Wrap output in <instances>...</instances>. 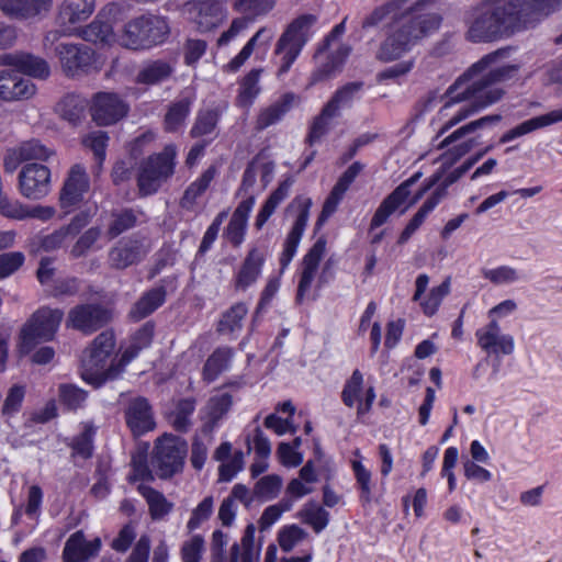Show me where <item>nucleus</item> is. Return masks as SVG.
<instances>
[{
	"instance_id": "nucleus-56",
	"label": "nucleus",
	"mask_w": 562,
	"mask_h": 562,
	"mask_svg": "<svg viewBox=\"0 0 562 562\" xmlns=\"http://www.w3.org/2000/svg\"><path fill=\"white\" fill-rule=\"evenodd\" d=\"M58 394L60 403L70 411L81 408L88 397V393L85 390L74 384H60Z\"/></svg>"
},
{
	"instance_id": "nucleus-1",
	"label": "nucleus",
	"mask_w": 562,
	"mask_h": 562,
	"mask_svg": "<svg viewBox=\"0 0 562 562\" xmlns=\"http://www.w3.org/2000/svg\"><path fill=\"white\" fill-rule=\"evenodd\" d=\"M507 54V48H501L484 55L447 89L448 100L438 111V117L442 121L438 136L504 97L505 90L499 83L518 71L517 65H498Z\"/></svg>"
},
{
	"instance_id": "nucleus-64",
	"label": "nucleus",
	"mask_w": 562,
	"mask_h": 562,
	"mask_svg": "<svg viewBox=\"0 0 562 562\" xmlns=\"http://www.w3.org/2000/svg\"><path fill=\"white\" fill-rule=\"evenodd\" d=\"M450 291V278H447L440 285L435 286L430 290L427 299L422 302V307L424 310V313L427 315H434L439 305L441 304V301L446 295H448Z\"/></svg>"
},
{
	"instance_id": "nucleus-55",
	"label": "nucleus",
	"mask_w": 562,
	"mask_h": 562,
	"mask_svg": "<svg viewBox=\"0 0 562 562\" xmlns=\"http://www.w3.org/2000/svg\"><path fill=\"white\" fill-rule=\"evenodd\" d=\"M282 487V477L278 474H269L258 480L254 486V495L263 501L276 498Z\"/></svg>"
},
{
	"instance_id": "nucleus-11",
	"label": "nucleus",
	"mask_w": 562,
	"mask_h": 562,
	"mask_svg": "<svg viewBox=\"0 0 562 562\" xmlns=\"http://www.w3.org/2000/svg\"><path fill=\"white\" fill-rule=\"evenodd\" d=\"M188 452V443L183 438L165 434L157 439L153 456V465L161 479H168L182 470Z\"/></svg>"
},
{
	"instance_id": "nucleus-31",
	"label": "nucleus",
	"mask_w": 562,
	"mask_h": 562,
	"mask_svg": "<svg viewBox=\"0 0 562 562\" xmlns=\"http://www.w3.org/2000/svg\"><path fill=\"white\" fill-rule=\"evenodd\" d=\"M53 0H0L1 11L12 18L30 19L50 10Z\"/></svg>"
},
{
	"instance_id": "nucleus-51",
	"label": "nucleus",
	"mask_w": 562,
	"mask_h": 562,
	"mask_svg": "<svg viewBox=\"0 0 562 562\" xmlns=\"http://www.w3.org/2000/svg\"><path fill=\"white\" fill-rule=\"evenodd\" d=\"M501 115L493 114V115H486L483 117H480L479 120L469 122L460 127H458L456 131H453L451 134H449L447 137H445L441 143L439 144V148H445L450 146L451 144L456 143L460 138L464 137L468 134L474 133L475 131L483 128L488 123H496L501 121Z\"/></svg>"
},
{
	"instance_id": "nucleus-3",
	"label": "nucleus",
	"mask_w": 562,
	"mask_h": 562,
	"mask_svg": "<svg viewBox=\"0 0 562 562\" xmlns=\"http://www.w3.org/2000/svg\"><path fill=\"white\" fill-rule=\"evenodd\" d=\"M517 31L510 0H485L472 11L465 37L472 43H488Z\"/></svg>"
},
{
	"instance_id": "nucleus-58",
	"label": "nucleus",
	"mask_w": 562,
	"mask_h": 562,
	"mask_svg": "<svg viewBox=\"0 0 562 562\" xmlns=\"http://www.w3.org/2000/svg\"><path fill=\"white\" fill-rule=\"evenodd\" d=\"M276 2V0H234V9L239 13L257 18L269 13Z\"/></svg>"
},
{
	"instance_id": "nucleus-60",
	"label": "nucleus",
	"mask_w": 562,
	"mask_h": 562,
	"mask_svg": "<svg viewBox=\"0 0 562 562\" xmlns=\"http://www.w3.org/2000/svg\"><path fill=\"white\" fill-rule=\"evenodd\" d=\"M97 428L91 422L83 424L82 432L77 436L71 445L74 453L82 457L83 459L90 458L92 454V442Z\"/></svg>"
},
{
	"instance_id": "nucleus-46",
	"label": "nucleus",
	"mask_w": 562,
	"mask_h": 562,
	"mask_svg": "<svg viewBox=\"0 0 562 562\" xmlns=\"http://www.w3.org/2000/svg\"><path fill=\"white\" fill-rule=\"evenodd\" d=\"M87 102L77 94H67L57 104V112L60 117L71 125L79 124L85 117Z\"/></svg>"
},
{
	"instance_id": "nucleus-20",
	"label": "nucleus",
	"mask_w": 562,
	"mask_h": 562,
	"mask_svg": "<svg viewBox=\"0 0 562 562\" xmlns=\"http://www.w3.org/2000/svg\"><path fill=\"white\" fill-rule=\"evenodd\" d=\"M109 313L98 304H81L71 308L68 313L67 326L91 334L109 322Z\"/></svg>"
},
{
	"instance_id": "nucleus-2",
	"label": "nucleus",
	"mask_w": 562,
	"mask_h": 562,
	"mask_svg": "<svg viewBox=\"0 0 562 562\" xmlns=\"http://www.w3.org/2000/svg\"><path fill=\"white\" fill-rule=\"evenodd\" d=\"M427 1L420 0L414 5L405 7V0H394L375 8L363 20V29L386 23V37L376 52L379 60L387 63L401 58L439 29L441 16L425 11Z\"/></svg>"
},
{
	"instance_id": "nucleus-42",
	"label": "nucleus",
	"mask_w": 562,
	"mask_h": 562,
	"mask_svg": "<svg viewBox=\"0 0 562 562\" xmlns=\"http://www.w3.org/2000/svg\"><path fill=\"white\" fill-rule=\"evenodd\" d=\"M173 66L165 60L157 59L145 64L136 76V82L146 86L159 85L168 80L173 74Z\"/></svg>"
},
{
	"instance_id": "nucleus-24",
	"label": "nucleus",
	"mask_w": 562,
	"mask_h": 562,
	"mask_svg": "<svg viewBox=\"0 0 562 562\" xmlns=\"http://www.w3.org/2000/svg\"><path fill=\"white\" fill-rule=\"evenodd\" d=\"M148 254L144 243L137 238L120 240L109 251V265L113 269L124 270L139 263Z\"/></svg>"
},
{
	"instance_id": "nucleus-21",
	"label": "nucleus",
	"mask_w": 562,
	"mask_h": 562,
	"mask_svg": "<svg viewBox=\"0 0 562 562\" xmlns=\"http://www.w3.org/2000/svg\"><path fill=\"white\" fill-rule=\"evenodd\" d=\"M422 172H416L397 186L379 205L372 216L371 229L382 226L387 218L408 199L411 188L420 179Z\"/></svg>"
},
{
	"instance_id": "nucleus-53",
	"label": "nucleus",
	"mask_w": 562,
	"mask_h": 562,
	"mask_svg": "<svg viewBox=\"0 0 562 562\" xmlns=\"http://www.w3.org/2000/svg\"><path fill=\"white\" fill-rule=\"evenodd\" d=\"M103 231L101 226H92L86 229L76 240L70 249V255L74 258H80L88 254L92 249H99L95 247L97 243L101 239Z\"/></svg>"
},
{
	"instance_id": "nucleus-8",
	"label": "nucleus",
	"mask_w": 562,
	"mask_h": 562,
	"mask_svg": "<svg viewBox=\"0 0 562 562\" xmlns=\"http://www.w3.org/2000/svg\"><path fill=\"white\" fill-rule=\"evenodd\" d=\"M316 19L312 14L301 15L293 20L279 38L276 54L281 55L278 75L286 74L301 54L304 45L312 37V27Z\"/></svg>"
},
{
	"instance_id": "nucleus-52",
	"label": "nucleus",
	"mask_w": 562,
	"mask_h": 562,
	"mask_svg": "<svg viewBox=\"0 0 562 562\" xmlns=\"http://www.w3.org/2000/svg\"><path fill=\"white\" fill-rule=\"evenodd\" d=\"M137 223V214L132 209H125L120 212L112 213V221L109 224L105 235L109 239H113L124 232L133 228Z\"/></svg>"
},
{
	"instance_id": "nucleus-23",
	"label": "nucleus",
	"mask_w": 562,
	"mask_h": 562,
	"mask_svg": "<svg viewBox=\"0 0 562 562\" xmlns=\"http://www.w3.org/2000/svg\"><path fill=\"white\" fill-rule=\"evenodd\" d=\"M327 44H323L314 55L317 67L311 75L312 85L326 80L339 71L351 52L348 45H340L334 53L327 54Z\"/></svg>"
},
{
	"instance_id": "nucleus-50",
	"label": "nucleus",
	"mask_w": 562,
	"mask_h": 562,
	"mask_svg": "<svg viewBox=\"0 0 562 562\" xmlns=\"http://www.w3.org/2000/svg\"><path fill=\"white\" fill-rule=\"evenodd\" d=\"M300 517L316 533L323 531L329 522V513L315 502L306 503L300 512Z\"/></svg>"
},
{
	"instance_id": "nucleus-22",
	"label": "nucleus",
	"mask_w": 562,
	"mask_h": 562,
	"mask_svg": "<svg viewBox=\"0 0 562 562\" xmlns=\"http://www.w3.org/2000/svg\"><path fill=\"white\" fill-rule=\"evenodd\" d=\"M0 64L13 67L18 72L29 77L45 80L50 76L49 64L40 56L25 52L4 54L0 57Z\"/></svg>"
},
{
	"instance_id": "nucleus-4",
	"label": "nucleus",
	"mask_w": 562,
	"mask_h": 562,
	"mask_svg": "<svg viewBox=\"0 0 562 562\" xmlns=\"http://www.w3.org/2000/svg\"><path fill=\"white\" fill-rule=\"evenodd\" d=\"M72 34L68 29L48 31L44 35L43 46L46 50H52L55 54L67 77H77L98 69V58L91 47L81 43L59 42L63 35Z\"/></svg>"
},
{
	"instance_id": "nucleus-33",
	"label": "nucleus",
	"mask_w": 562,
	"mask_h": 562,
	"mask_svg": "<svg viewBox=\"0 0 562 562\" xmlns=\"http://www.w3.org/2000/svg\"><path fill=\"white\" fill-rule=\"evenodd\" d=\"M94 8V0H64L59 7L57 22L60 26H68L86 21Z\"/></svg>"
},
{
	"instance_id": "nucleus-18",
	"label": "nucleus",
	"mask_w": 562,
	"mask_h": 562,
	"mask_svg": "<svg viewBox=\"0 0 562 562\" xmlns=\"http://www.w3.org/2000/svg\"><path fill=\"white\" fill-rule=\"evenodd\" d=\"M477 346L487 355L494 356H508L514 352L515 342L514 337L508 334H503L501 326L496 319L479 328L475 331Z\"/></svg>"
},
{
	"instance_id": "nucleus-28",
	"label": "nucleus",
	"mask_w": 562,
	"mask_h": 562,
	"mask_svg": "<svg viewBox=\"0 0 562 562\" xmlns=\"http://www.w3.org/2000/svg\"><path fill=\"white\" fill-rule=\"evenodd\" d=\"M195 99L194 90L192 88H186L178 98L168 105L164 117V128L166 132L175 133L184 125Z\"/></svg>"
},
{
	"instance_id": "nucleus-45",
	"label": "nucleus",
	"mask_w": 562,
	"mask_h": 562,
	"mask_svg": "<svg viewBox=\"0 0 562 562\" xmlns=\"http://www.w3.org/2000/svg\"><path fill=\"white\" fill-rule=\"evenodd\" d=\"M77 35L83 41L101 45H110L115 41L112 25L99 19H95L86 27L78 30Z\"/></svg>"
},
{
	"instance_id": "nucleus-37",
	"label": "nucleus",
	"mask_w": 562,
	"mask_h": 562,
	"mask_svg": "<svg viewBox=\"0 0 562 562\" xmlns=\"http://www.w3.org/2000/svg\"><path fill=\"white\" fill-rule=\"evenodd\" d=\"M273 36L274 31L271 27H260L241 50L225 66V69L231 72H236L251 56L256 46H269Z\"/></svg>"
},
{
	"instance_id": "nucleus-9",
	"label": "nucleus",
	"mask_w": 562,
	"mask_h": 562,
	"mask_svg": "<svg viewBox=\"0 0 562 562\" xmlns=\"http://www.w3.org/2000/svg\"><path fill=\"white\" fill-rule=\"evenodd\" d=\"M63 318L64 312L60 308L43 306L35 311L20 333V347L22 351L29 352L38 342L52 340Z\"/></svg>"
},
{
	"instance_id": "nucleus-13",
	"label": "nucleus",
	"mask_w": 562,
	"mask_h": 562,
	"mask_svg": "<svg viewBox=\"0 0 562 562\" xmlns=\"http://www.w3.org/2000/svg\"><path fill=\"white\" fill-rule=\"evenodd\" d=\"M311 206L312 200L307 196H296L289 205V209H296L299 214L283 244V250L279 259L281 271L288 268L296 254L308 222Z\"/></svg>"
},
{
	"instance_id": "nucleus-14",
	"label": "nucleus",
	"mask_w": 562,
	"mask_h": 562,
	"mask_svg": "<svg viewBox=\"0 0 562 562\" xmlns=\"http://www.w3.org/2000/svg\"><path fill=\"white\" fill-rule=\"evenodd\" d=\"M188 19L200 32L217 27L226 18V8L218 0H192L184 4Z\"/></svg>"
},
{
	"instance_id": "nucleus-36",
	"label": "nucleus",
	"mask_w": 562,
	"mask_h": 562,
	"mask_svg": "<svg viewBox=\"0 0 562 562\" xmlns=\"http://www.w3.org/2000/svg\"><path fill=\"white\" fill-rule=\"evenodd\" d=\"M195 404L193 397L180 398L173 403L172 408L167 413V420L176 431L188 432L190 430Z\"/></svg>"
},
{
	"instance_id": "nucleus-54",
	"label": "nucleus",
	"mask_w": 562,
	"mask_h": 562,
	"mask_svg": "<svg viewBox=\"0 0 562 562\" xmlns=\"http://www.w3.org/2000/svg\"><path fill=\"white\" fill-rule=\"evenodd\" d=\"M351 468L360 491L359 498L362 504H369L372 501V491L374 486L372 482V473L360 460H352Z\"/></svg>"
},
{
	"instance_id": "nucleus-32",
	"label": "nucleus",
	"mask_w": 562,
	"mask_h": 562,
	"mask_svg": "<svg viewBox=\"0 0 562 562\" xmlns=\"http://www.w3.org/2000/svg\"><path fill=\"white\" fill-rule=\"evenodd\" d=\"M562 122V108L554 109L546 114L529 119L514 128L507 131L499 138V143H509L513 139L529 134L536 130L543 128Z\"/></svg>"
},
{
	"instance_id": "nucleus-39",
	"label": "nucleus",
	"mask_w": 562,
	"mask_h": 562,
	"mask_svg": "<svg viewBox=\"0 0 562 562\" xmlns=\"http://www.w3.org/2000/svg\"><path fill=\"white\" fill-rule=\"evenodd\" d=\"M262 69H251L239 81L238 93L235 99V104L238 108L249 110L255 100L261 92L259 85Z\"/></svg>"
},
{
	"instance_id": "nucleus-5",
	"label": "nucleus",
	"mask_w": 562,
	"mask_h": 562,
	"mask_svg": "<svg viewBox=\"0 0 562 562\" xmlns=\"http://www.w3.org/2000/svg\"><path fill=\"white\" fill-rule=\"evenodd\" d=\"M115 347V338L112 331H103L92 341L82 357L81 378L95 387L101 386L106 380L115 379L120 375L114 364L105 368L106 361Z\"/></svg>"
},
{
	"instance_id": "nucleus-16",
	"label": "nucleus",
	"mask_w": 562,
	"mask_h": 562,
	"mask_svg": "<svg viewBox=\"0 0 562 562\" xmlns=\"http://www.w3.org/2000/svg\"><path fill=\"white\" fill-rule=\"evenodd\" d=\"M90 112L98 125H111L127 114L128 104L114 92H98L92 98Z\"/></svg>"
},
{
	"instance_id": "nucleus-49",
	"label": "nucleus",
	"mask_w": 562,
	"mask_h": 562,
	"mask_svg": "<svg viewBox=\"0 0 562 562\" xmlns=\"http://www.w3.org/2000/svg\"><path fill=\"white\" fill-rule=\"evenodd\" d=\"M220 117L221 111L218 109L200 110L190 130V136L196 138L210 135L215 131Z\"/></svg>"
},
{
	"instance_id": "nucleus-29",
	"label": "nucleus",
	"mask_w": 562,
	"mask_h": 562,
	"mask_svg": "<svg viewBox=\"0 0 562 562\" xmlns=\"http://www.w3.org/2000/svg\"><path fill=\"white\" fill-rule=\"evenodd\" d=\"M35 93V86L30 79L22 78L18 71H0V99L13 101L29 99Z\"/></svg>"
},
{
	"instance_id": "nucleus-61",
	"label": "nucleus",
	"mask_w": 562,
	"mask_h": 562,
	"mask_svg": "<svg viewBox=\"0 0 562 562\" xmlns=\"http://www.w3.org/2000/svg\"><path fill=\"white\" fill-rule=\"evenodd\" d=\"M214 510L213 496L204 497L192 510L191 517L187 522L189 531L198 529L204 521L209 520Z\"/></svg>"
},
{
	"instance_id": "nucleus-48",
	"label": "nucleus",
	"mask_w": 562,
	"mask_h": 562,
	"mask_svg": "<svg viewBox=\"0 0 562 562\" xmlns=\"http://www.w3.org/2000/svg\"><path fill=\"white\" fill-rule=\"evenodd\" d=\"M248 313L245 303H236L227 310L218 322L217 331L224 335L238 333L243 328V321Z\"/></svg>"
},
{
	"instance_id": "nucleus-40",
	"label": "nucleus",
	"mask_w": 562,
	"mask_h": 562,
	"mask_svg": "<svg viewBox=\"0 0 562 562\" xmlns=\"http://www.w3.org/2000/svg\"><path fill=\"white\" fill-rule=\"evenodd\" d=\"M362 89V81H352L344 85L327 101L325 104L326 111H331L336 116H339L341 109L350 108L360 98Z\"/></svg>"
},
{
	"instance_id": "nucleus-59",
	"label": "nucleus",
	"mask_w": 562,
	"mask_h": 562,
	"mask_svg": "<svg viewBox=\"0 0 562 562\" xmlns=\"http://www.w3.org/2000/svg\"><path fill=\"white\" fill-rule=\"evenodd\" d=\"M233 398L228 393L212 396L206 404V414L210 423L216 424L232 407Z\"/></svg>"
},
{
	"instance_id": "nucleus-15",
	"label": "nucleus",
	"mask_w": 562,
	"mask_h": 562,
	"mask_svg": "<svg viewBox=\"0 0 562 562\" xmlns=\"http://www.w3.org/2000/svg\"><path fill=\"white\" fill-rule=\"evenodd\" d=\"M52 173L48 167L37 162L23 166L19 173V189L23 196L40 200L50 192Z\"/></svg>"
},
{
	"instance_id": "nucleus-6",
	"label": "nucleus",
	"mask_w": 562,
	"mask_h": 562,
	"mask_svg": "<svg viewBox=\"0 0 562 562\" xmlns=\"http://www.w3.org/2000/svg\"><path fill=\"white\" fill-rule=\"evenodd\" d=\"M169 25L165 18L145 14L137 16L124 25L119 43L128 49H148L166 41Z\"/></svg>"
},
{
	"instance_id": "nucleus-26",
	"label": "nucleus",
	"mask_w": 562,
	"mask_h": 562,
	"mask_svg": "<svg viewBox=\"0 0 562 562\" xmlns=\"http://www.w3.org/2000/svg\"><path fill=\"white\" fill-rule=\"evenodd\" d=\"M255 203V196L250 195L240 201L233 212L231 220L223 233V237L233 247H239L244 243L248 227V218Z\"/></svg>"
},
{
	"instance_id": "nucleus-17",
	"label": "nucleus",
	"mask_w": 562,
	"mask_h": 562,
	"mask_svg": "<svg viewBox=\"0 0 562 562\" xmlns=\"http://www.w3.org/2000/svg\"><path fill=\"white\" fill-rule=\"evenodd\" d=\"M55 151L46 147L37 139L22 142L19 145L8 148L3 156V169L13 173L22 162L31 160L46 161Z\"/></svg>"
},
{
	"instance_id": "nucleus-19",
	"label": "nucleus",
	"mask_w": 562,
	"mask_h": 562,
	"mask_svg": "<svg viewBox=\"0 0 562 562\" xmlns=\"http://www.w3.org/2000/svg\"><path fill=\"white\" fill-rule=\"evenodd\" d=\"M89 188L90 181L86 168L81 165L72 166L59 193L60 207L69 213L82 201Z\"/></svg>"
},
{
	"instance_id": "nucleus-43",
	"label": "nucleus",
	"mask_w": 562,
	"mask_h": 562,
	"mask_svg": "<svg viewBox=\"0 0 562 562\" xmlns=\"http://www.w3.org/2000/svg\"><path fill=\"white\" fill-rule=\"evenodd\" d=\"M293 184L291 179L282 181L278 188L268 196L265 204L258 212L255 221V227L261 229L270 216L274 213L279 204L285 200L290 193V189Z\"/></svg>"
},
{
	"instance_id": "nucleus-25",
	"label": "nucleus",
	"mask_w": 562,
	"mask_h": 562,
	"mask_svg": "<svg viewBox=\"0 0 562 562\" xmlns=\"http://www.w3.org/2000/svg\"><path fill=\"white\" fill-rule=\"evenodd\" d=\"M126 425L134 436L151 431L155 426L154 413L147 398H132L124 412Z\"/></svg>"
},
{
	"instance_id": "nucleus-27",
	"label": "nucleus",
	"mask_w": 562,
	"mask_h": 562,
	"mask_svg": "<svg viewBox=\"0 0 562 562\" xmlns=\"http://www.w3.org/2000/svg\"><path fill=\"white\" fill-rule=\"evenodd\" d=\"M101 549V539H86L82 530L74 532L66 541L63 550V562H90Z\"/></svg>"
},
{
	"instance_id": "nucleus-35",
	"label": "nucleus",
	"mask_w": 562,
	"mask_h": 562,
	"mask_svg": "<svg viewBox=\"0 0 562 562\" xmlns=\"http://www.w3.org/2000/svg\"><path fill=\"white\" fill-rule=\"evenodd\" d=\"M294 101L293 93H285L271 105L261 109L256 119V130L263 131L279 122L292 108Z\"/></svg>"
},
{
	"instance_id": "nucleus-30",
	"label": "nucleus",
	"mask_w": 562,
	"mask_h": 562,
	"mask_svg": "<svg viewBox=\"0 0 562 562\" xmlns=\"http://www.w3.org/2000/svg\"><path fill=\"white\" fill-rule=\"evenodd\" d=\"M263 263L265 256L262 252L258 248H251L235 274V289L245 291L255 284L261 276Z\"/></svg>"
},
{
	"instance_id": "nucleus-12",
	"label": "nucleus",
	"mask_w": 562,
	"mask_h": 562,
	"mask_svg": "<svg viewBox=\"0 0 562 562\" xmlns=\"http://www.w3.org/2000/svg\"><path fill=\"white\" fill-rule=\"evenodd\" d=\"M518 31L532 27L562 7V0H510Z\"/></svg>"
},
{
	"instance_id": "nucleus-10",
	"label": "nucleus",
	"mask_w": 562,
	"mask_h": 562,
	"mask_svg": "<svg viewBox=\"0 0 562 562\" xmlns=\"http://www.w3.org/2000/svg\"><path fill=\"white\" fill-rule=\"evenodd\" d=\"M325 251L326 240L325 238H318L303 257L297 292L295 296V300L299 304H302L304 300L308 297L315 300L316 295H312L313 285H315V289L318 290L323 286L324 283L327 282L325 278L327 265L324 267L323 272L317 278L319 263L325 255Z\"/></svg>"
},
{
	"instance_id": "nucleus-38",
	"label": "nucleus",
	"mask_w": 562,
	"mask_h": 562,
	"mask_svg": "<svg viewBox=\"0 0 562 562\" xmlns=\"http://www.w3.org/2000/svg\"><path fill=\"white\" fill-rule=\"evenodd\" d=\"M166 301V289L156 286L145 292L130 311V317L140 321L154 313Z\"/></svg>"
},
{
	"instance_id": "nucleus-34",
	"label": "nucleus",
	"mask_w": 562,
	"mask_h": 562,
	"mask_svg": "<svg viewBox=\"0 0 562 562\" xmlns=\"http://www.w3.org/2000/svg\"><path fill=\"white\" fill-rule=\"evenodd\" d=\"M216 175L217 168L215 166L206 168L198 179L187 187L180 199V206L183 210L192 211L196 205L198 199L206 192Z\"/></svg>"
},
{
	"instance_id": "nucleus-44",
	"label": "nucleus",
	"mask_w": 562,
	"mask_h": 562,
	"mask_svg": "<svg viewBox=\"0 0 562 562\" xmlns=\"http://www.w3.org/2000/svg\"><path fill=\"white\" fill-rule=\"evenodd\" d=\"M137 490L146 499L150 516L154 520L162 519L172 510L173 504L167 501L160 492L145 484L138 485Z\"/></svg>"
},
{
	"instance_id": "nucleus-62",
	"label": "nucleus",
	"mask_w": 562,
	"mask_h": 562,
	"mask_svg": "<svg viewBox=\"0 0 562 562\" xmlns=\"http://www.w3.org/2000/svg\"><path fill=\"white\" fill-rule=\"evenodd\" d=\"M335 117L337 116L331 111H326L324 105L319 115L314 119L311 125L307 143L313 145L318 142L328 132L330 121Z\"/></svg>"
},
{
	"instance_id": "nucleus-7",
	"label": "nucleus",
	"mask_w": 562,
	"mask_h": 562,
	"mask_svg": "<svg viewBox=\"0 0 562 562\" xmlns=\"http://www.w3.org/2000/svg\"><path fill=\"white\" fill-rule=\"evenodd\" d=\"M176 157L177 148L173 144H169L162 151L150 155L140 164L137 186L142 196L156 193L175 173Z\"/></svg>"
},
{
	"instance_id": "nucleus-47",
	"label": "nucleus",
	"mask_w": 562,
	"mask_h": 562,
	"mask_svg": "<svg viewBox=\"0 0 562 562\" xmlns=\"http://www.w3.org/2000/svg\"><path fill=\"white\" fill-rule=\"evenodd\" d=\"M233 358V349L221 347L213 351L203 368V379L213 382L223 371L227 370Z\"/></svg>"
},
{
	"instance_id": "nucleus-57",
	"label": "nucleus",
	"mask_w": 562,
	"mask_h": 562,
	"mask_svg": "<svg viewBox=\"0 0 562 562\" xmlns=\"http://www.w3.org/2000/svg\"><path fill=\"white\" fill-rule=\"evenodd\" d=\"M363 389V374L356 369L351 376L346 381L342 392L341 401L347 407H353L360 401V394Z\"/></svg>"
},
{
	"instance_id": "nucleus-63",
	"label": "nucleus",
	"mask_w": 562,
	"mask_h": 562,
	"mask_svg": "<svg viewBox=\"0 0 562 562\" xmlns=\"http://www.w3.org/2000/svg\"><path fill=\"white\" fill-rule=\"evenodd\" d=\"M483 277L496 285L515 283L519 280L518 271L509 266H499L483 270Z\"/></svg>"
},
{
	"instance_id": "nucleus-41",
	"label": "nucleus",
	"mask_w": 562,
	"mask_h": 562,
	"mask_svg": "<svg viewBox=\"0 0 562 562\" xmlns=\"http://www.w3.org/2000/svg\"><path fill=\"white\" fill-rule=\"evenodd\" d=\"M255 526L249 524L241 537L240 543L231 548L229 562H259L260 550L255 546Z\"/></svg>"
}]
</instances>
